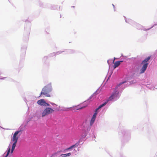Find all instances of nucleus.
I'll return each mask as SVG.
<instances>
[{"mask_svg": "<svg viewBox=\"0 0 157 157\" xmlns=\"http://www.w3.org/2000/svg\"><path fill=\"white\" fill-rule=\"evenodd\" d=\"M127 82L125 80L122 82H120L115 87L113 92L110 95L109 98L105 100L99 106V112H100L101 108L105 106L107 104V105L109 106L113 102L118 99L122 92L119 90L120 87L122 84L125 83Z\"/></svg>", "mask_w": 157, "mask_h": 157, "instance_id": "obj_1", "label": "nucleus"}, {"mask_svg": "<svg viewBox=\"0 0 157 157\" xmlns=\"http://www.w3.org/2000/svg\"><path fill=\"white\" fill-rule=\"evenodd\" d=\"M98 107L95 110V113L93 114L90 120V121L89 124L87 121L83 122L82 125V130L85 132L89 131L91 128L92 126L94 123L97 114H98Z\"/></svg>", "mask_w": 157, "mask_h": 157, "instance_id": "obj_2", "label": "nucleus"}, {"mask_svg": "<svg viewBox=\"0 0 157 157\" xmlns=\"http://www.w3.org/2000/svg\"><path fill=\"white\" fill-rule=\"evenodd\" d=\"M52 90V87L51 83L48 84L42 89L40 96L43 95L46 97H50V95L49 93Z\"/></svg>", "mask_w": 157, "mask_h": 157, "instance_id": "obj_3", "label": "nucleus"}, {"mask_svg": "<svg viewBox=\"0 0 157 157\" xmlns=\"http://www.w3.org/2000/svg\"><path fill=\"white\" fill-rule=\"evenodd\" d=\"M130 131L128 130H121L119 132V134L122 135L123 136V141L127 142L131 138Z\"/></svg>", "mask_w": 157, "mask_h": 157, "instance_id": "obj_4", "label": "nucleus"}, {"mask_svg": "<svg viewBox=\"0 0 157 157\" xmlns=\"http://www.w3.org/2000/svg\"><path fill=\"white\" fill-rule=\"evenodd\" d=\"M22 130H18L17 131L15 132L13 134L12 137V140L14 142L12 146V149L11 151V153H12L15 147L16 146L17 143V140L18 138V136H17V135L20 133L19 135H20L21 133Z\"/></svg>", "mask_w": 157, "mask_h": 157, "instance_id": "obj_5", "label": "nucleus"}, {"mask_svg": "<svg viewBox=\"0 0 157 157\" xmlns=\"http://www.w3.org/2000/svg\"><path fill=\"white\" fill-rule=\"evenodd\" d=\"M150 58L151 56H148L142 62L141 64L143 65V66L140 70V73H144L146 70L148 64L147 62Z\"/></svg>", "mask_w": 157, "mask_h": 157, "instance_id": "obj_6", "label": "nucleus"}, {"mask_svg": "<svg viewBox=\"0 0 157 157\" xmlns=\"http://www.w3.org/2000/svg\"><path fill=\"white\" fill-rule=\"evenodd\" d=\"M150 58L151 56H148L142 62L141 64L143 65V66L140 70V73H144L146 70L148 64L147 62Z\"/></svg>", "mask_w": 157, "mask_h": 157, "instance_id": "obj_7", "label": "nucleus"}, {"mask_svg": "<svg viewBox=\"0 0 157 157\" xmlns=\"http://www.w3.org/2000/svg\"><path fill=\"white\" fill-rule=\"evenodd\" d=\"M54 112V110L50 108H46L43 111L42 114V117H43L48 115Z\"/></svg>", "mask_w": 157, "mask_h": 157, "instance_id": "obj_8", "label": "nucleus"}, {"mask_svg": "<svg viewBox=\"0 0 157 157\" xmlns=\"http://www.w3.org/2000/svg\"><path fill=\"white\" fill-rule=\"evenodd\" d=\"M135 26H134L135 27H136L137 29H139V30H143L145 31H147V29L144 28V27L143 26L141 25H140L138 24L137 23H136V24H135Z\"/></svg>", "mask_w": 157, "mask_h": 157, "instance_id": "obj_9", "label": "nucleus"}, {"mask_svg": "<svg viewBox=\"0 0 157 157\" xmlns=\"http://www.w3.org/2000/svg\"><path fill=\"white\" fill-rule=\"evenodd\" d=\"M125 20L126 22L128 23L129 24L133 26H135V24H136V22L132 21V19H126V17L124 16Z\"/></svg>", "mask_w": 157, "mask_h": 157, "instance_id": "obj_10", "label": "nucleus"}, {"mask_svg": "<svg viewBox=\"0 0 157 157\" xmlns=\"http://www.w3.org/2000/svg\"><path fill=\"white\" fill-rule=\"evenodd\" d=\"M90 103V101L89 100V99H88V100H87L85 101L84 102V103L85 104H86V105L84 106H82L80 108H78V109H77V110L79 109H82V108L85 107H86L87 106V105H88Z\"/></svg>", "mask_w": 157, "mask_h": 157, "instance_id": "obj_11", "label": "nucleus"}, {"mask_svg": "<svg viewBox=\"0 0 157 157\" xmlns=\"http://www.w3.org/2000/svg\"><path fill=\"white\" fill-rule=\"evenodd\" d=\"M37 103L40 105H44L45 102L44 100V99H41L38 100L37 102Z\"/></svg>", "mask_w": 157, "mask_h": 157, "instance_id": "obj_12", "label": "nucleus"}, {"mask_svg": "<svg viewBox=\"0 0 157 157\" xmlns=\"http://www.w3.org/2000/svg\"><path fill=\"white\" fill-rule=\"evenodd\" d=\"M122 61H117L115 62L114 63L113 67L114 68H115L117 67H118L121 64V62H122Z\"/></svg>", "mask_w": 157, "mask_h": 157, "instance_id": "obj_13", "label": "nucleus"}, {"mask_svg": "<svg viewBox=\"0 0 157 157\" xmlns=\"http://www.w3.org/2000/svg\"><path fill=\"white\" fill-rule=\"evenodd\" d=\"M71 155V154L70 153H68L66 154H61L60 155L61 157H67V156H69Z\"/></svg>", "mask_w": 157, "mask_h": 157, "instance_id": "obj_14", "label": "nucleus"}, {"mask_svg": "<svg viewBox=\"0 0 157 157\" xmlns=\"http://www.w3.org/2000/svg\"><path fill=\"white\" fill-rule=\"evenodd\" d=\"M107 109V108H106V109L104 108V109H103L102 111V113H100V115H99V117L100 116H102V115H103L105 113V111Z\"/></svg>", "mask_w": 157, "mask_h": 157, "instance_id": "obj_15", "label": "nucleus"}, {"mask_svg": "<svg viewBox=\"0 0 157 157\" xmlns=\"http://www.w3.org/2000/svg\"><path fill=\"white\" fill-rule=\"evenodd\" d=\"M114 62V60H113L112 59H109L107 60V63L109 65L110 64L112 63V62L113 63Z\"/></svg>", "mask_w": 157, "mask_h": 157, "instance_id": "obj_16", "label": "nucleus"}, {"mask_svg": "<svg viewBox=\"0 0 157 157\" xmlns=\"http://www.w3.org/2000/svg\"><path fill=\"white\" fill-rule=\"evenodd\" d=\"M156 25H157V23H155L150 28L147 29H146V30H150V29H151L153 27H154L155 26H156Z\"/></svg>", "mask_w": 157, "mask_h": 157, "instance_id": "obj_17", "label": "nucleus"}, {"mask_svg": "<svg viewBox=\"0 0 157 157\" xmlns=\"http://www.w3.org/2000/svg\"><path fill=\"white\" fill-rule=\"evenodd\" d=\"M78 144H74L72 146H71V147L72 148H73L74 147H76L78 146Z\"/></svg>", "mask_w": 157, "mask_h": 157, "instance_id": "obj_18", "label": "nucleus"}, {"mask_svg": "<svg viewBox=\"0 0 157 157\" xmlns=\"http://www.w3.org/2000/svg\"><path fill=\"white\" fill-rule=\"evenodd\" d=\"M10 148H8V151H7V154H6V156H7L9 154L10 152Z\"/></svg>", "mask_w": 157, "mask_h": 157, "instance_id": "obj_19", "label": "nucleus"}, {"mask_svg": "<svg viewBox=\"0 0 157 157\" xmlns=\"http://www.w3.org/2000/svg\"><path fill=\"white\" fill-rule=\"evenodd\" d=\"M57 153H55L54 154H53L52 156H51V157H54L55 156H56Z\"/></svg>", "mask_w": 157, "mask_h": 157, "instance_id": "obj_20", "label": "nucleus"}, {"mask_svg": "<svg viewBox=\"0 0 157 157\" xmlns=\"http://www.w3.org/2000/svg\"><path fill=\"white\" fill-rule=\"evenodd\" d=\"M94 97H94V95H92L91 96V97L89 98V99H92L93 98H94Z\"/></svg>", "mask_w": 157, "mask_h": 157, "instance_id": "obj_21", "label": "nucleus"}, {"mask_svg": "<svg viewBox=\"0 0 157 157\" xmlns=\"http://www.w3.org/2000/svg\"><path fill=\"white\" fill-rule=\"evenodd\" d=\"M44 104H44V106H48L49 105L47 103H46L45 102V103H44Z\"/></svg>", "mask_w": 157, "mask_h": 157, "instance_id": "obj_22", "label": "nucleus"}, {"mask_svg": "<svg viewBox=\"0 0 157 157\" xmlns=\"http://www.w3.org/2000/svg\"><path fill=\"white\" fill-rule=\"evenodd\" d=\"M72 147H71H71H69L67 149V150H70V149H72Z\"/></svg>", "mask_w": 157, "mask_h": 157, "instance_id": "obj_23", "label": "nucleus"}, {"mask_svg": "<svg viewBox=\"0 0 157 157\" xmlns=\"http://www.w3.org/2000/svg\"><path fill=\"white\" fill-rule=\"evenodd\" d=\"M112 5H113V8H114V11H115V6L113 4H112Z\"/></svg>", "mask_w": 157, "mask_h": 157, "instance_id": "obj_24", "label": "nucleus"}, {"mask_svg": "<svg viewBox=\"0 0 157 157\" xmlns=\"http://www.w3.org/2000/svg\"><path fill=\"white\" fill-rule=\"evenodd\" d=\"M71 108H68L66 110H68L69 109H70Z\"/></svg>", "mask_w": 157, "mask_h": 157, "instance_id": "obj_25", "label": "nucleus"}, {"mask_svg": "<svg viewBox=\"0 0 157 157\" xmlns=\"http://www.w3.org/2000/svg\"><path fill=\"white\" fill-rule=\"evenodd\" d=\"M111 74L110 75H109L108 79L111 76Z\"/></svg>", "mask_w": 157, "mask_h": 157, "instance_id": "obj_26", "label": "nucleus"}, {"mask_svg": "<svg viewBox=\"0 0 157 157\" xmlns=\"http://www.w3.org/2000/svg\"><path fill=\"white\" fill-rule=\"evenodd\" d=\"M125 87H124L122 88V90H123V89Z\"/></svg>", "mask_w": 157, "mask_h": 157, "instance_id": "obj_27", "label": "nucleus"}, {"mask_svg": "<svg viewBox=\"0 0 157 157\" xmlns=\"http://www.w3.org/2000/svg\"><path fill=\"white\" fill-rule=\"evenodd\" d=\"M86 134H85V137L86 136Z\"/></svg>", "mask_w": 157, "mask_h": 157, "instance_id": "obj_28", "label": "nucleus"}]
</instances>
